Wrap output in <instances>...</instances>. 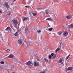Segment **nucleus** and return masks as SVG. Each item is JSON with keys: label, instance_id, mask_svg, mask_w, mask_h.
Here are the masks:
<instances>
[{"label": "nucleus", "instance_id": "1", "mask_svg": "<svg viewBox=\"0 0 73 73\" xmlns=\"http://www.w3.org/2000/svg\"><path fill=\"white\" fill-rule=\"evenodd\" d=\"M9 58H14L15 61H16V62H18V63H19V64H22V63H21V62L19 61V60L18 58H15L13 55H10L9 56Z\"/></svg>", "mask_w": 73, "mask_h": 73}, {"label": "nucleus", "instance_id": "2", "mask_svg": "<svg viewBox=\"0 0 73 73\" xmlns=\"http://www.w3.org/2000/svg\"><path fill=\"white\" fill-rule=\"evenodd\" d=\"M13 23L14 25H17V20H16V19H14L13 20Z\"/></svg>", "mask_w": 73, "mask_h": 73}, {"label": "nucleus", "instance_id": "3", "mask_svg": "<svg viewBox=\"0 0 73 73\" xmlns=\"http://www.w3.org/2000/svg\"><path fill=\"white\" fill-rule=\"evenodd\" d=\"M62 42H61L60 43V47H58V48L56 50H55V52H57L60 50V48H61V45L62 44Z\"/></svg>", "mask_w": 73, "mask_h": 73}, {"label": "nucleus", "instance_id": "4", "mask_svg": "<svg viewBox=\"0 0 73 73\" xmlns=\"http://www.w3.org/2000/svg\"><path fill=\"white\" fill-rule=\"evenodd\" d=\"M33 64L34 66H38L39 65V63L37 62H36V61H35L34 62Z\"/></svg>", "mask_w": 73, "mask_h": 73}, {"label": "nucleus", "instance_id": "5", "mask_svg": "<svg viewBox=\"0 0 73 73\" xmlns=\"http://www.w3.org/2000/svg\"><path fill=\"white\" fill-rule=\"evenodd\" d=\"M22 43H23V40L21 39H19L18 40V44H19V45H21Z\"/></svg>", "mask_w": 73, "mask_h": 73}, {"label": "nucleus", "instance_id": "6", "mask_svg": "<svg viewBox=\"0 0 73 73\" xmlns=\"http://www.w3.org/2000/svg\"><path fill=\"white\" fill-rule=\"evenodd\" d=\"M63 35H64V36H67V35H68V32H67V31H64L63 33Z\"/></svg>", "mask_w": 73, "mask_h": 73}, {"label": "nucleus", "instance_id": "7", "mask_svg": "<svg viewBox=\"0 0 73 73\" xmlns=\"http://www.w3.org/2000/svg\"><path fill=\"white\" fill-rule=\"evenodd\" d=\"M31 61H29L25 63V64L26 65H31Z\"/></svg>", "mask_w": 73, "mask_h": 73}, {"label": "nucleus", "instance_id": "8", "mask_svg": "<svg viewBox=\"0 0 73 73\" xmlns=\"http://www.w3.org/2000/svg\"><path fill=\"white\" fill-rule=\"evenodd\" d=\"M5 4L7 8V9H8V8H9V5H8V2H5Z\"/></svg>", "mask_w": 73, "mask_h": 73}, {"label": "nucleus", "instance_id": "9", "mask_svg": "<svg viewBox=\"0 0 73 73\" xmlns=\"http://www.w3.org/2000/svg\"><path fill=\"white\" fill-rule=\"evenodd\" d=\"M72 15H68L66 17V18L68 19H70L71 18H72Z\"/></svg>", "mask_w": 73, "mask_h": 73}, {"label": "nucleus", "instance_id": "10", "mask_svg": "<svg viewBox=\"0 0 73 73\" xmlns=\"http://www.w3.org/2000/svg\"><path fill=\"white\" fill-rule=\"evenodd\" d=\"M11 27H7L6 29H5V31H10L11 30Z\"/></svg>", "mask_w": 73, "mask_h": 73}, {"label": "nucleus", "instance_id": "11", "mask_svg": "<svg viewBox=\"0 0 73 73\" xmlns=\"http://www.w3.org/2000/svg\"><path fill=\"white\" fill-rule=\"evenodd\" d=\"M68 27L70 28H73V24H71L70 25H68Z\"/></svg>", "mask_w": 73, "mask_h": 73}, {"label": "nucleus", "instance_id": "12", "mask_svg": "<svg viewBox=\"0 0 73 73\" xmlns=\"http://www.w3.org/2000/svg\"><path fill=\"white\" fill-rule=\"evenodd\" d=\"M22 19L23 21H25V20H27V17H23Z\"/></svg>", "mask_w": 73, "mask_h": 73}, {"label": "nucleus", "instance_id": "13", "mask_svg": "<svg viewBox=\"0 0 73 73\" xmlns=\"http://www.w3.org/2000/svg\"><path fill=\"white\" fill-rule=\"evenodd\" d=\"M45 12L46 15H48V14L49 13V11L48 10H46Z\"/></svg>", "mask_w": 73, "mask_h": 73}, {"label": "nucleus", "instance_id": "14", "mask_svg": "<svg viewBox=\"0 0 73 73\" xmlns=\"http://www.w3.org/2000/svg\"><path fill=\"white\" fill-rule=\"evenodd\" d=\"M46 20H48V21H52L53 19L50 18H47L46 19Z\"/></svg>", "mask_w": 73, "mask_h": 73}, {"label": "nucleus", "instance_id": "15", "mask_svg": "<svg viewBox=\"0 0 73 73\" xmlns=\"http://www.w3.org/2000/svg\"><path fill=\"white\" fill-rule=\"evenodd\" d=\"M53 28L51 27L48 29V30L49 31H52L53 30Z\"/></svg>", "mask_w": 73, "mask_h": 73}, {"label": "nucleus", "instance_id": "16", "mask_svg": "<svg viewBox=\"0 0 73 73\" xmlns=\"http://www.w3.org/2000/svg\"><path fill=\"white\" fill-rule=\"evenodd\" d=\"M15 36H18V35H19V32H16L15 33Z\"/></svg>", "mask_w": 73, "mask_h": 73}, {"label": "nucleus", "instance_id": "17", "mask_svg": "<svg viewBox=\"0 0 73 73\" xmlns=\"http://www.w3.org/2000/svg\"><path fill=\"white\" fill-rule=\"evenodd\" d=\"M14 67L13 66H9V68L10 69H13Z\"/></svg>", "mask_w": 73, "mask_h": 73}, {"label": "nucleus", "instance_id": "18", "mask_svg": "<svg viewBox=\"0 0 73 73\" xmlns=\"http://www.w3.org/2000/svg\"><path fill=\"white\" fill-rule=\"evenodd\" d=\"M73 69V68L72 67H69L68 68V70H72Z\"/></svg>", "mask_w": 73, "mask_h": 73}, {"label": "nucleus", "instance_id": "19", "mask_svg": "<svg viewBox=\"0 0 73 73\" xmlns=\"http://www.w3.org/2000/svg\"><path fill=\"white\" fill-rule=\"evenodd\" d=\"M63 61V60H62V59H60L59 60V63H61L62 61Z\"/></svg>", "mask_w": 73, "mask_h": 73}, {"label": "nucleus", "instance_id": "20", "mask_svg": "<svg viewBox=\"0 0 73 73\" xmlns=\"http://www.w3.org/2000/svg\"><path fill=\"white\" fill-rule=\"evenodd\" d=\"M62 34V33L60 32H58V35L59 36H61V34Z\"/></svg>", "mask_w": 73, "mask_h": 73}, {"label": "nucleus", "instance_id": "21", "mask_svg": "<svg viewBox=\"0 0 73 73\" xmlns=\"http://www.w3.org/2000/svg\"><path fill=\"white\" fill-rule=\"evenodd\" d=\"M48 57L49 59H51V58H52V55H51L50 54H49L48 56Z\"/></svg>", "mask_w": 73, "mask_h": 73}, {"label": "nucleus", "instance_id": "22", "mask_svg": "<svg viewBox=\"0 0 73 73\" xmlns=\"http://www.w3.org/2000/svg\"><path fill=\"white\" fill-rule=\"evenodd\" d=\"M32 13L33 16H35L37 15V13Z\"/></svg>", "mask_w": 73, "mask_h": 73}, {"label": "nucleus", "instance_id": "23", "mask_svg": "<svg viewBox=\"0 0 73 73\" xmlns=\"http://www.w3.org/2000/svg\"><path fill=\"white\" fill-rule=\"evenodd\" d=\"M56 54H54L52 58V59H54V58H56Z\"/></svg>", "mask_w": 73, "mask_h": 73}, {"label": "nucleus", "instance_id": "24", "mask_svg": "<svg viewBox=\"0 0 73 73\" xmlns=\"http://www.w3.org/2000/svg\"><path fill=\"white\" fill-rule=\"evenodd\" d=\"M44 60H45V61L46 62V63H47V62H48V60L46 59H44Z\"/></svg>", "mask_w": 73, "mask_h": 73}, {"label": "nucleus", "instance_id": "25", "mask_svg": "<svg viewBox=\"0 0 73 73\" xmlns=\"http://www.w3.org/2000/svg\"><path fill=\"white\" fill-rule=\"evenodd\" d=\"M37 32L38 33V34L40 33L41 32V30H37Z\"/></svg>", "mask_w": 73, "mask_h": 73}, {"label": "nucleus", "instance_id": "26", "mask_svg": "<svg viewBox=\"0 0 73 73\" xmlns=\"http://www.w3.org/2000/svg\"><path fill=\"white\" fill-rule=\"evenodd\" d=\"M70 56V54H69L68 55V56L67 57H66V60H67V59H68V58H69V56Z\"/></svg>", "mask_w": 73, "mask_h": 73}, {"label": "nucleus", "instance_id": "27", "mask_svg": "<svg viewBox=\"0 0 73 73\" xmlns=\"http://www.w3.org/2000/svg\"><path fill=\"white\" fill-rule=\"evenodd\" d=\"M32 13H33L32 12H29V14L31 15V16H32Z\"/></svg>", "mask_w": 73, "mask_h": 73}, {"label": "nucleus", "instance_id": "28", "mask_svg": "<svg viewBox=\"0 0 73 73\" xmlns=\"http://www.w3.org/2000/svg\"><path fill=\"white\" fill-rule=\"evenodd\" d=\"M1 64H4V62L3 61H1L0 62Z\"/></svg>", "mask_w": 73, "mask_h": 73}, {"label": "nucleus", "instance_id": "29", "mask_svg": "<svg viewBox=\"0 0 73 73\" xmlns=\"http://www.w3.org/2000/svg\"><path fill=\"white\" fill-rule=\"evenodd\" d=\"M7 15H11V12H8L7 13Z\"/></svg>", "mask_w": 73, "mask_h": 73}, {"label": "nucleus", "instance_id": "30", "mask_svg": "<svg viewBox=\"0 0 73 73\" xmlns=\"http://www.w3.org/2000/svg\"><path fill=\"white\" fill-rule=\"evenodd\" d=\"M34 29L35 31H36L37 30V28L36 27H35L34 28Z\"/></svg>", "mask_w": 73, "mask_h": 73}, {"label": "nucleus", "instance_id": "31", "mask_svg": "<svg viewBox=\"0 0 73 73\" xmlns=\"http://www.w3.org/2000/svg\"><path fill=\"white\" fill-rule=\"evenodd\" d=\"M68 68L66 69V72H68V70H68Z\"/></svg>", "mask_w": 73, "mask_h": 73}, {"label": "nucleus", "instance_id": "32", "mask_svg": "<svg viewBox=\"0 0 73 73\" xmlns=\"http://www.w3.org/2000/svg\"><path fill=\"white\" fill-rule=\"evenodd\" d=\"M25 7H26V8H29V6H25Z\"/></svg>", "mask_w": 73, "mask_h": 73}, {"label": "nucleus", "instance_id": "33", "mask_svg": "<svg viewBox=\"0 0 73 73\" xmlns=\"http://www.w3.org/2000/svg\"><path fill=\"white\" fill-rule=\"evenodd\" d=\"M51 56H54V53H51Z\"/></svg>", "mask_w": 73, "mask_h": 73}, {"label": "nucleus", "instance_id": "34", "mask_svg": "<svg viewBox=\"0 0 73 73\" xmlns=\"http://www.w3.org/2000/svg\"><path fill=\"white\" fill-rule=\"evenodd\" d=\"M14 27H15V28H17V25H14Z\"/></svg>", "mask_w": 73, "mask_h": 73}, {"label": "nucleus", "instance_id": "35", "mask_svg": "<svg viewBox=\"0 0 73 73\" xmlns=\"http://www.w3.org/2000/svg\"><path fill=\"white\" fill-rule=\"evenodd\" d=\"M42 36H41V37H40L41 40H42Z\"/></svg>", "mask_w": 73, "mask_h": 73}, {"label": "nucleus", "instance_id": "36", "mask_svg": "<svg viewBox=\"0 0 73 73\" xmlns=\"http://www.w3.org/2000/svg\"><path fill=\"white\" fill-rule=\"evenodd\" d=\"M10 32H11V33H12L13 31H12V30L11 29L10 30Z\"/></svg>", "mask_w": 73, "mask_h": 73}, {"label": "nucleus", "instance_id": "37", "mask_svg": "<svg viewBox=\"0 0 73 73\" xmlns=\"http://www.w3.org/2000/svg\"><path fill=\"white\" fill-rule=\"evenodd\" d=\"M40 9H41V8L38 9L37 10H38V11H39V10H40Z\"/></svg>", "mask_w": 73, "mask_h": 73}, {"label": "nucleus", "instance_id": "38", "mask_svg": "<svg viewBox=\"0 0 73 73\" xmlns=\"http://www.w3.org/2000/svg\"><path fill=\"white\" fill-rule=\"evenodd\" d=\"M28 28H27V27L26 28V29H25L26 31H27V30H28Z\"/></svg>", "mask_w": 73, "mask_h": 73}, {"label": "nucleus", "instance_id": "39", "mask_svg": "<svg viewBox=\"0 0 73 73\" xmlns=\"http://www.w3.org/2000/svg\"><path fill=\"white\" fill-rule=\"evenodd\" d=\"M40 73H45V71H43L42 72H40Z\"/></svg>", "mask_w": 73, "mask_h": 73}, {"label": "nucleus", "instance_id": "40", "mask_svg": "<svg viewBox=\"0 0 73 73\" xmlns=\"http://www.w3.org/2000/svg\"><path fill=\"white\" fill-rule=\"evenodd\" d=\"M7 50H9L10 51L11 50L9 49H7L6 50V51H7Z\"/></svg>", "mask_w": 73, "mask_h": 73}, {"label": "nucleus", "instance_id": "41", "mask_svg": "<svg viewBox=\"0 0 73 73\" xmlns=\"http://www.w3.org/2000/svg\"><path fill=\"white\" fill-rule=\"evenodd\" d=\"M9 58V56L7 57H6V58Z\"/></svg>", "mask_w": 73, "mask_h": 73}, {"label": "nucleus", "instance_id": "42", "mask_svg": "<svg viewBox=\"0 0 73 73\" xmlns=\"http://www.w3.org/2000/svg\"><path fill=\"white\" fill-rule=\"evenodd\" d=\"M46 8V7H44V8H42V9H45Z\"/></svg>", "mask_w": 73, "mask_h": 73}, {"label": "nucleus", "instance_id": "43", "mask_svg": "<svg viewBox=\"0 0 73 73\" xmlns=\"http://www.w3.org/2000/svg\"><path fill=\"white\" fill-rule=\"evenodd\" d=\"M22 67L21 66H20V69H21Z\"/></svg>", "mask_w": 73, "mask_h": 73}, {"label": "nucleus", "instance_id": "44", "mask_svg": "<svg viewBox=\"0 0 73 73\" xmlns=\"http://www.w3.org/2000/svg\"><path fill=\"white\" fill-rule=\"evenodd\" d=\"M2 13V11L0 10V13Z\"/></svg>", "mask_w": 73, "mask_h": 73}, {"label": "nucleus", "instance_id": "45", "mask_svg": "<svg viewBox=\"0 0 73 73\" xmlns=\"http://www.w3.org/2000/svg\"><path fill=\"white\" fill-rule=\"evenodd\" d=\"M16 0H14L13 1V2H14L15 1H16Z\"/></svg>", "mask_w": 73, "mask_h": 73}, {"label": "nucleus", "instance_id": "46", "mask_svg": "<svg viewBox=\"0 0 73 73\" xmlns=\"http://www.w3.org/2000/svg\"><path fill=\"white\" fill-rule=\"evenodd\" d=\"M37 60H38V61H40L41 60H39V59H37Z\"/></svg>", "mask_w": 73, "mask_h": 73}, {"label": "nucleus", "instance_id": "47", "mask_svg": "<svg viewBox=\"0 0 73 73\" xmlns=\"http://www.w3.org/2000/svg\"><path fill=\"white\" fill-rule=\"evenodd\" d=\"M61 64H63V62H62Z\"/></svg>", "mask_w": 73, "mask_h": 73}, {"label": "nucleus", "instance_id": "48", "mask_svg": "<svg viewBox=\"0 0 73 73\" xmlns=\"http://www.w3.org/2000/svg\"><path fill=\"white\" fill-rule=\"evenodd\" d=\"M56 15V17H57V15Z\"/></svg>", "mask_w": 73, "mask_h": 73}, {"label": "nucleus", "instance_id": "49", "mask_svg": "<svg viewBox=\"0 0 73 73\" xmlns=\"http://www.w3.org/2000/svg\"><path fill=\"white\" fill-rule=\"evenodd\" d=\"M28 67H29V68H31V67L30 66H29Z\"/></svg>", "mask_w": 73, "mask_h": 73}, {"label": "nucleus", "instance_id": "50", "mask_svg": "<svg viewBox=\"0 0 73 73\" xmlns=\"http://www.w3.org/2000/svg\"><path fill=\"white\" fill-rule=\"evenodd\" d=\"M27 46H28V44H27Z\"/></svg>", "mask_w": 73, "mask_h": 73}, {"label": "nucleus", "instance_id": "51", "mask_svg": "<svg viewBox=\"0 0 73 73\" xmlns=\"http://www.w3.org/2000/svg\"><path fill=\"white\" fill-rule=\"evenodd\" d=\"M30 1H32V0H30Z\"/></svg>", "mask_w": 73, "mask_h": 73}, {"label": "nucleus", "instance_id": "52", "mask_svg": "<svg viewBox=\"0 0 73 73\" xmlns=\"http://www.w3.org/2000/svg\"><path fill=\"white\" fill-rule=\"evenodd\" d=\"M69 1H71V0H69Z\"/></svg>", "mask_w": 73, "mask_h": 73}, {"label": "nucleus", "instance_id": "53", "mask_svg": "<svg viewBox=\"0 0 73 73\" xmlns=\"http://www.w3.org/2000/svg\"><path fill=\"white\" fill-rule=\"evenodd\" d=\"M23 28V27H22L21 28Z\"/></svg>", "mask_w": 73, "mask_h": 73}, {"label": "nucleus", "instance_id": "54", "mask_svg": "<svg viewBox=\"0 0 73 73\" xmlns=\"http://www.w3.org/2000/svg\"><path fill=\"white\" fill-rule=\"evenodd\" d=\"M2 40H3V39H2Z\"/></svg>", "mask_w": 73, "mask_h": 73}, {"label": "nucleus", "instance_id": "55", "mask_svg": "<svg viewBox=\"0 0 73 73\" xmlns=\"http://www.w3.org/2000/svg\"><path fill=\"white\" fill-rule=\"evenodd\" d=\"M13 9H14V7H13Z\"/></svg>", "mask_w": 73, "mask_h": 73}, {"label": "nucleus", "instance_id": "56", "mask_svg": "<svg viewBox=\"0 0 73 73\" xmlns=\"http://www.w3.org/2000/svg\"><path fill=\"white\" fill-rule=\"evenodd\" d=\"M1 35H0V36Z\"/></svg>", "mask_w": 73, "mask_h": 73}]
</instances>
